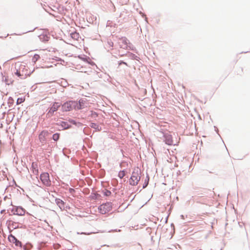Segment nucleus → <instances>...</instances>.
I'll return each mask as SVG.
<instances>
[{
    "label": "nucleus",
    "mask_w": 250,
    "mask_h": 250,
    "mask_svg": "<svg viewBox=\"0 0 250 250\" xmlns=\"http://www.w3.org/2000/svg\"><path fill=\"white\" fill-rule=\"evenodd\" d=\"M16 72L15 74L19 77L23 78L29 75L28 67L23 63L18 62L15 63Z\"/></svg>",
    "instance_id": "nucleus-1"
},
{
    "label": "nucleus",
    "mask_w": 250,
    "mask_h": 250,
    "mask_svg": "<svg viewBox=\"0 0 250 250\" xmlns=\"http://www.w3.org/2000/svg\"><path fill=\"white\" fill-rule=\"evenodd\" d=\"M141 179V171L138 168L134 169L129 180V184L132 186H136Z\"/></svg>",
    "instance_id": "nucleus-2"
},
{
    "label": "nucleus",
    "mask_w": 250,
    "mask_h": 250,
    "mask_svg": "<svg viewBox=\"0 0 250 250\" xmlns=\"http://www.w3.org/2000/svg\"><path fill=\"white\" fill-rule=\"evenodd\" d=\"M81 102H79V104H78L77 103L73 101H69L65 103L62 107V110L63 111H69L72 109L73 107L76 108V105H77L78 109L81 108Z\"/></svg>",
    "instance_id": "nucleus-3"
},
{
    "label": "nucleus",
    "mask_w": 250,
    "mask_h": 250,
    "mask_svg": "<svg viewBox=\"0 0 250 250\" xmlns=\"http://www.w3.org/2000/svg\"><path fill=\"white\" fill-rule=\"evenodd\" d=\"M112 209V206L111 203H106L105 204H103L99 206V210L101 213L103 214H104L109 211H110Z\"/></svg>",
    "instance_id": "nucleus-4"
},
{
    "label": "nucleus",
    "mask_w": 250,
    "mask_h": 250,
    "mask_svg": "<svg viewBox=\"0 0 250 250\" xmlns=\"http://www.w3.org/2000/svg\"><path fill=\"white\" fill-rule=\"evenodd\" d=\"M40 179L44 185L47 187L51 186V182L50 180L49 175L48 173L44 172L41 174L40 176Z\"/></svg>",
    "instance_id": "nucleus-5"
},
{
    "label": "nucleus",
    "mask_w": 250,
    "mask_h": 250,
    "mask_svg": "<svg viewBox=\"0 0 250 250\" xmlns=\"http://www.w3.org/2000/svg\"><path fill=\"white\" fill-rule=\"evenodd\" d=\"M49 133L47 130L42 131L39 135V140L42 145H44L47 140V138Z\"/></svg>",
    "instance_id": "nucleus-6"
},
{
    "label": "nucleus",
    "mask_w": 250,
    "mask_h": 250,
    "mask_svg": "<svg viewBox=\"0 0 250 250\" xmlns=\"http://www.w3.org/2000/svg\"><path fill=\"white\" fill-rule=\"evenodd\" d=\"M8 240L10 242L15 244L16 246L21 248L22 244L21 242L19 241L13 235L11 234L8 236Z\"/></svg>",
    "instance_id": "nucleus-7"
},
{
    "label": "nucleus",
    "mask_w": 250,
    "mask_h": 250,
    "mask_svg": "<svg viewBox=\"0 0 250 250\" xmlns=\"http://www.w3.org/2000/svg\"><path fill=\"white\" fill-rule=\"evenodd\" d=\"M25 210L21 207H17L14 210V214L20 216H23L25 213Z\"/></svg>",
    "instance_id": "nucleus-8"
},
{
    "label": "nucleus",
    "mask_w": 250,
    "mask_h": 250,
    "mask_svg": "<svg viewBox=\"0 0 250 250\" xmlns=\"http://www.w3.org/2000/svg\"><path fill=\"white\" fill-rule=\"evenodd\" d=\"M165 142L166 144L168 145H172L173 144V140L172 138V136L169 134H166L165 135Z\"/></svg>",
    "instance_id": "nucleus-9"
},
{
    "label": "nucleus",
    "mask_w": 250,
    "mask_h": 250,
    "mask_svg": "<svg viewBox=\"0 0 250 250\" xmlns=\"http://www.w3.org/2000/svg\"><path fill=\"white\" fill-rule=\"evenodd\" d=\"M60 106V104L58 103H55L50 108L49 113H53L54 112L57 111L59 107Z\"/></svg>",
    "instance_id": "nucleus-10"
},
{
    "label": "nucleus",
    "mask_w": 250,
    "mask_h": 250,
    "mask_svg": "<svg viewBox=\"0 0 250 250\" xmlns=\"http://www.w3.org/2000/svg\"><path fill=\"white\" fill-rule=\"evenodd\" d=\"M56 202L61 209L64 208V204L62 200L60 199H56Z\"/></svg>",
    "instance_id": "nucleus-11"
},
{
    "label": "nucleus",
    "mask_w": 250,
    "mask_h": 250,
    "mask_svg": "<svg viewBox=\"0 0 250 250\" xmlns=\"http://www.w3.org/2000/svg\"><path fill=\"white\" fill-rule=\"evenodd\" d=\"M32 168L33 169V172L36 174H38V165L36 163H33L32 164Z\"/></svg>",
    "instance_id": "nucleus-12"
},
{
    "label": "nucleus",
    "mask_w": 250,
    "mask_h": 250,
    "mask_svg": "<svg viewBox=\"0 0 250 250\" xmlns=\"http://www.w3.org/2000/svg\"><path fill=\"white\" fill-rule=\"evenodd\" d=\"M40 58V56L38 54H35L34 56L32 57V61L35 63Z\"/></svg>",
    "instance_id": "nucleus-13"
},
{
    "label": "nucleus",
    "mask_w": 250,
    "mask_h": 250,
    "mask_svg": "<svg viewBox=\"0 0 250 250\" xmlns=\"http://www.w3.org/2000/svg\"><path fill=\"white\" fill-rule=\"evenodd\" d=\"M126 175V172L125 170L120 171L118 173V176L122 179Z\"/></svg>",
    "instance_id": "nucleus-14"
},
{
    "label": "nucleus",
    "mask_w": 250,
    "mask_h": 250,
    "mask_svg": "<svg viewBox=\"0 0 250 250\" xmlns=\"http://www.w3.org/2000/svg\"><path fill=\"white\" fill-rule=\"evenodd\" d=\"M59 138H60V134H59V133H55L53 135L52 138L55 141H58L59 140Z\"/></svg>",
    "instance_id": "nucleus-15"
},
{
    "label": "nucleus",
    "mask_w": 250,
    "mask_h": 250,
    "mask_svg": "<svg viewBox=\"0 0 250 250\" xmlns=\"http://www.w3.org/2000/svg\"><path fill=\"white\" fill-rule=\"evenodd\" d=\"M25 101L24 98H20L17 99V104H19L23 103Z\"/></svg>",
    "instance_id": "nucleus-16"
},
{
    "label": "nucleus",
    "mask_w": 250,
    "mask_h": 250,
    "mask_svg": "<svg viewBox=\"0 0 250 250\" xmlns=\"http://www.w3.org/2000/svg\"><path fill=\"white\" fill-rule=\"evenodd\" d=\"M122 63H123V64H125V65H127V63H126V62H120L119 64H122Z\"/></svg>",
    "instance_id": "nucleus-17"
},
{
    "label": "nucleus",
    "mask_w": 250,
    "mask_h": 250,
    "mask_svg": "<svg viewBox=\"0 0 250 250\" xmlns=\"http://www.w3.org/2000/svg\"><path fill=\"white\" fill-rule=\"evenodd\" d=\"M148 179L147 180V183L145 186H143V188H145L147 186V185L148 184Z\"/></svg>",
    "instance_id": "nucleus-18"
},
{
    "label": "nucleus",
    "mask_w": 250,
    "mask_h": 250,
    "mask_svg": "<svg viewBox=\"0 0 250 250\" xmlns=\"http://www.w3.org/2000/svg\"><path fill=\"white\" fill-rule=\"evenodd\" d=\"M72 35H74V36H75V35H76L77 36H78V34H77V33H76V34H73Z\"/></svg>",
    "instance_id": "nucleus-19"
},
{
    "label": "nucleus",
    "mask_w": 250,
    "mask_h": 250,
    "mask_svg": "<svg viewBox=\"0 0 250 250\" xmlns=\"http://www.w3.org/2000/svg\"><path fill=\"white\" fill-rule=\"evenodd\" d=\"M83 234H87V235H89L90 233H83Z\"/></svg>",
    "instance_id": "nucleus-20"
}]
</instances>
